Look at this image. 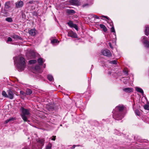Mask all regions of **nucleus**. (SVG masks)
I'll return each instance as SVG.
<instances>
[{
    "label": "nucleus",
    "mask_w": 149,
    "mask_h": 149,
    "mask_svg": "<svg viewBox=\"0 0 149 149\" xmlns=\"http://www.w3.org/2000/svg\"><path fill=\"white\" fill-rule=\"evenodd\" d=\"M108 44H109V46H110V48H111L112 49L113 48V47L112 46L111 44V42H109L108 43Z\"/></svg>",
    "instance_id": "37998d69"
},
{
    "label": "nucleus",
    "mask_w": 149,
    "mask_h": 149,
    "mask_svg": "<svg viewBox=\"0 0 149 149\" xmlns=\"http://www.w3.org/2000/svg\"><path fill=\"white\" fill-rule=\"evenodd\" d=\"M101 17H104L107 19L108 20V23L110 24V26L111 27V31L113 33H114L113 34L115 35V36H116L115 31L113 25V22L111 21L110 19L107 16L102 15L101 16Z\"/></svg>",
    "instance_id": "20e7f679"
},
{
    "label": "nucleus",
    "mask_w": 149,
    "mask_h": 149,
    "mask_svg": "<svg viewBox=\"0 0 149 149\" xmlns=\"http://www.w3.org/2000/svg\"><path fill=\"white\" fill-rule=\"evenodd\" d=\"M133 88H127L123 89V91L127 93H130L133 92Z\"/></svg>",
    "instance_id": "ddd939ff"
},
{
    "label": "nucleus",
    "mask_w": 149,
    "mask_h": 149,
    "mask_svg": "<svg viewBox=\"0 0 149 149\" xmlns=\"http://www.w3.org/2000/svg\"><path fill=\"white\" fill-rule=\"evenodd\" d=\"M59 42L58 40L56 39H53L51 40V42L52 44H54L56 43H59Z\"/></svg>",
    "instance_id": "393cba45"
},
{
    "label": "nucleus",
    "mask_w": 149,
    "mask_h": 149,
    "mask_svg": "<svg viewBox=\"0 0 149 149\" xmlns=\"http://www.w3.org/2000/svg\"><path fill=\"white\" fill-rule=\"evenodd\" d=\"M20 93L21 95L23 96H25L26 95V93L23 91H20Z\"/></svg>",
    "instance_id": "72a5a7b5"
},
{
    "label": "nucleus",
    "mask_w": 149,
    "mask_h": 149,
    "mask_svg": "<svg viewBox=\"0 0 149 149\" xmlns=\"http://www.w3.org/2000/svg\"><path fill=\"white\" fill-rule=\"evenodd\" d=\"M6 21L9 22H13L12 19L11 17H8L6 19Z\"/></svg>",
    "instance_id": "cd10ccee"
},
{
    "label": "nucleus",
    "mask_w": 149,
    "mask_h": 149,
    "mask_svg": "<svg viewBox=\"0 0 149 149\" xmlns=\"http://www.w3.org/2000/svg\"><path fill=\"white\" fill-rule=\"evenodd\" d=\"M29 55L30 56V57L29 58H34L36 56V54L33 51H31L29 53Z\"/></svg>",
    "instance_id": "9b49d317"
},
{
    "label": "nucleus",
    "mask_w": 149,
    "mask_h": 149,
    "mask_svg": "<svg viewBox=\"0 0 149 149\" xmlns=\"http://www.w3.org/2000/svg\"><path fill=\"white\" fill-rule=\"evenodd\" d=\"M40 65H36L35 67V69L37 70H39L40 69Z\"/></svg>",
    "instance_id": "2f4dec72"
},
{
    "label": "nucleus",
    "mask_w": 149,
    "mask_h": 149,
    "mask_svg": "<svg viewBox=\"0 0 149 149\" xmlns=\"http://www.w3.org/2000/svg\"><path fill=\"white\" fill-rule=\"evenodd\" d=\"M70 3L72 5H80V2L79 0H70Z\"/></svg>",
    "instance_id": "1a4fd4ad"
},
{
    "label": "nucleus",
    "mask_w": 149,
    "mask_h": 149,
    "mask_svg": "<svg viewBox=\"0 0 149 149\" xmlns=\"http://www.w3.org/2000/svg\"><path fill=\"white\" fill-rule=\"evenodd\" d=\"M15 4L16 8H19L22 7L24 5V3L23 1H19L17 2Z\"/></svg>",
    "instance_id": "6e6552de"
},
{
    "label": "nucleus",
    "mask_w": 149,
    "mask_h": 149,
    "mask_svg": "<svg viewBox=\"0 0 149 149\" xmlns=\"http://www.w3.org/2000/svg\"><path fill=\"white\" fill-rule=\"evenodd\" d=\"M13 59L18 71L20 72L23 70L26 66L25 59L21 56H19L14 57Z\"/></svg>",
    "instance_id": "f03ea898"
},
{
    "label": "nucleus",
    "mask_w": 149,
    "mask_h": 149,
    "mask_svg": "<svg viewBox=\"0 0 149 149\" xmlns=\"http://www.w3.org/2000/svg\"><path fill=\"white\" fill-rule=\"evenodd\" d=\"M2 95L5 97H7L8 95L6 92L4 91H3L2 92Z\"/></svg>",
    "instance_id": "7c9ffc66"
},
{
    "label": "nucleus",
    "mask_w": 149,
    "mask_h": 149,
    "mask_svg": "<svg viewBox=\"0 0 149 149\" xmlns=\"http://www.w3.org/2000/svg\"><path fill=\"white\" fill-rule=\"evenodd\" d=\"M36 60H32L29 61V63L30 64H34L36 63Z\"/></svg>",
    "instance_id": "c85d7f7f"
},
{
    "label": "nucleus",
    "mask_w": 149,
    "mask_h": 149,
    "mask_svg": "<svg viewBox=\"0 0 149 149\" xmlns=\"http://www.w3.org/2000/svg\"><path fill=\"white\" fill-rule=\"evenodd\" d=\"M124 108V106L122 105H119L116 107L112 112L113 118L117 120L123 118L125 116L123 110Z\"/></svg>",
    "instance_id": "f257e3e1"
},
{
    "label": "nucleus",
    "mask_w": 149,
    "mask_h": 149,
    "mask_svg": "<svg viewBox=\"0 0 149 149\" xmlns=\"http://www.w3.org/2000/svg\"><path fill=\"white\" fill-rule=\"evenodd\" d=\"M87 1L88 3L84 4L83 6V7L88 6L89 5L92 4L93 3V0H87Z\"/></svg>",
    "instance_id": "4468645a"
},
{
    "label": "nucleus",
    "mask_w": 149,
    "mask_h": 149,
    "mask_svg": "<svg viewBox=\"0 0 149 149\" xmlns=\"http://www.w3.org/2000/svg\"><path fill=\"white\" fill-rule=\"evenodd\" d=\"M21 112V116L22 119L24 122H29L28 118L31 116L30 110L29 109H25L23 107H21L19 109Z\"/></svg>",
    "instance_id": "7ed1b4c3"
},
{
    "label": "nucleus",
    "mask_w": 149,
    "mask_h": 149,
    "mask_svg": "<svg viewBox=\"0 0 149 149\" xmlns=\"http://www.w3.org/2000/svg\"><path fill=\"white\" fill-rule=\"evenodd\" d=\"M9 119L10 121H14V120H15V118H12Z\"/></svg>",
    "instance_id": "ea45409f"
},
{
    "label": "nucleus",
    "mask_w": 149,
    "mask_h": 149,
    "mask_svg": "<svg viewBox=\"0 0 149 149\" xmlns=\"http://www.w3.org/2000/svg\"><path fill=\"white\" fill-rule=\"evenodd\" d=\"M101 52L103 55L107 57H109L111 56V54L110 51L107 49L102 50Z\"/></svg>",
    "instance_id": "39448f33"
},
{
    "label": "nucleus",
    "mask_w": 149,
    "mask_h": 149,
    "mask_svg": "<svg viewBox=\"0 0 149 149\" xmlns=\"http://www.w3.org/2000/svg\"><path fill=\"white\" fill-rule=\"evenodd\" d=\"M108 73H109V74H111V73L110 72H109Z\"/></svg>",
    "instance_id": "3c124183"
},
{
    "label": "nucleus",
    "mask_w": 149,
    "mask_h": 149,
    "mask_svg": "<svg viewBox=\"0 0 149 149\" xmlns=\"http://www.w3.org/2000/svg\"><path fill=\"white\" fill-rule=\"evenodd\" d=\"M122 80L123 81L125 84H127L128 82V80L127 79L123 78L122 79Z\"/></svg>",
    "instance_id": "c756f323"
},
{
    "label": "nucleus",
    "mask_w": 149,
    "mask_h": 149,
    "mask_svg": "<svg viewBox=\"0 0 149 149\" xmlns=\"http://www.w3.org/2000/svg\"><path fill=\"white\" fill-rule=\"evenodd\" d=\"M145 121L146 122H148V121L147 120H146V121Z\"/></svg>",
    "instance_id": "603ef678"
},
{
    "label": "nucleus",
    "mask_w": 149,
    "mask_h": 149,
    "mask_svg": "<svg viewBox=\"0 0 149 149\" xmlns=\"http://www.w3.org/2000/svg\"><path fill=\"white\" fill-rule=\"evenodd\" d=\"M34 1H30L28 3H30L31 4H33L34 3Z\"/></svg>",
    "instance_id": "a19ab883"
},
{
    "label": "nucleus",
    "mask_w": 149,
    "mask_h": 149,
    "mask_svg": "<svg viewBox=\"0 0 149 149\" xmlns=\"http://www.w3.org/2000/svg\"><path fill=\"white\" fill-rule=\"evenodd\" d=\"M80 147V146H81L80 145H76V147Z\"/></svg>",
    "instance_id": "de8ad7c7"
},
{
    "label": "nucleus",
    "mask_w": 149,
    "mask_h": 149,
    "mask_svg": "<svg viewBox=\"0 0 149 149\" xmlns=\"http://www.w3.org/2000/svg\"><path fill=\"white\" fill-rule=\"evenodd\" d=\"M56 136H53L52 137H51V139L52 140L55 141L56 139Z\"/></svg>",
    "instance_id": "79ce46f5"
},
{
    "label": "nucleus",
    "mask_w": 149,
    "mask_h": 149,
    "mask_svg": "<svg viewBox=\"0 0 149 149\" xmlns=\"http://www.w3.org/2000/svg\"><path fill=\"white\" fill-rule=\"evenodd\" d=\"M43 67L44 68H45V64H44L43 65Z\"/></svg>",
    "instance_id": "8fccbe9b"
},
{
    "label": "nucleus",
    "mask_w": 149,
    "mask_h": 149,
    "mask_svg": "<svg viewBox=\"0 0 149 149\" xmlns=\"http://www.w3.org/2000/svg\"><path fill=\"white\" fill-rule=\"evenodd\" d=\"M38 62L40 65H42V64L43 63L44 61H43L42 59L41 58H39L38 60Z\"/></svg>",
    "instance_id": "aec40b11"
},
{
    "label": "nucleus",
    "mask_w": 149,
    "mask_h": 149,
    "mask_svg": "<svg viewBox=\"0 0 149 149\" xmlns=\"http://www.w3.org/2000/svg\"><path fill=\"white\" fill-rule=\"evenodd\" d=\"M39 143L42 145H43L44 142V140L43 139H39L38 141Z\"/></svg>",
    "instance_id": "473e14b6"
},
{
    "label": "nucleus",
    "mask_w": 149,
    "mask_h": 149,
    "mask_svg": "<svg viewBox=\"0 0 149 149\" xmlns=\"http://www.w3.org/2000/svg\"><path fill=\"white\" fill-rule=\"evenodd\" d=\"M12 37L16 40L22 39V38L21 37L16 35H12Z\"/></svg>",
    "instance_id": "dca6fc26"
},
{
    "label": "nucleus",
    "mask_w": 149,
    "mask_h": 149,
    "mask_svg": "<svg viewBox=\"0 0 149 149\" xmlns=\"http://www.w3.org/2000/svg\"><path fill=\"white\" fill-rule=\"evenodd\" d=\"M52 147V144L50 143H49L46 146L45 149H51Z\"/></svg>",
    "instance_id": "a878e982"
},
{
    "label": "nucleus",
    "mask_w": 149,
    "mask_h": 149,
    "mask_svg": "<svg viewBox=\"0 0 149 149\" xmlns=\"http://www.w3.org/2000/svg\"><path fill=\"white\" fill-rule=\"evenodd\" d=\"M8 96L7 97L9 98L10 99H12L14 97V93L13 91L9 89L7 91Z\"/></svg>",
    "instance_id": "9d476101"
},
{
    "label": "nucleus",
    "mask_w": 149,
    "mask_h": 149,
    "mask_svg": "<svg viewBox=\"0 0 149 149\" xmlns=\"http://www.w3.org/2000/svg\"><path fill=\"white\" fill-rule=\"evenodd\" d=\"M110 63L111 64H116L117 63V62L116 60H113L110 62Z\"/></svg>",
    "instance_id": "c9c22d12"
},
{
    "label": "nucleus",
    "mask_w": 149,
    "mask_h": 149,
    "mask_svg": "<svg viewBox=\"0 0 149 149\" xmlns=\"http://www.w3.org/2000/svg\"><path fill=\"white\" fill-rule=\"evenodd\" d=\"M92 16L93 17H95L96 19H98L99 18V17L96 15H93Z\"/></svg>",
    "instance_id": "4c0bfd02"
},
{
    "label": "nucleus",
    "mask_w": 149,
    "mask_h": 149,
    "mask_svg": "<svg viewBox=\"0 0 149 149\" xmlns=\"http://www.w3.org/2000/svg\"><path fill=\"white\" fill-rule=\"evenodd\" d=\"M36 30L35 29H32L29 31V33L31 36H34L36 35Z\"/></svg>",
    "instance_id": "f8f14e48"
},
{
    "label": "nucleus",
    "mask_w": 149,
    "mask_h": 149,
    "mask_svg": "<svg viewBox=\"0 0 149 149\" xmlns=\"http://www.w3.org/2000/svg\"><path fill=\"white\" fill-rule=\"evenodd\" d=\"M136 90L137 91L140 93L142 95L143 94V91L141 88L136 87Z\"/></svg>",
    "instance_id": "a211bd4d"
},
{
    "label": "nucleus",
    "mask_w": 149,
    "mask_h": 149,
    "mask_svg": "<svg viewBox=\"0 0 149 149\" xmlns=\"http://www.w3.org/2000/svg\"><path fill=\"white\" fill-rule=\"evenodd\" d=\"M76 147V145H74L72 146L71 148V149H74Z\"/></svg>",
    "instance_id": "a18cd8bd"
},
{
    "label": "nucleus",
    "mask_w": 149,
    "mask_h": 149,
    "mask_svg": "<svg viewBox=\"0 0 149 149\" xmlns=\"http://www.w3.org/2000/svg\"><path fill=\"white\" fill-rule=\"evenodd\" d=\"M144 108L146 110H149V107L147 105H145L144 106Z\"/></svg>",
    "instance_id": "f704fd0d"
},
{
    "label": "nucleus",
    "mask_w": 149,
    "mask_h": 149,
    "mask_svg": "<svg viewBox=\"0 0 149 149\" xmlns=\"http://www.w3.org/2000/svg\"><path fill=\"white\" fill-rule=\"evenodd\" d=\"M67 12L69 14H74L75 13V12L74 10L71 9L67 10Z\"/></svg>",
    "instance_id": "b1692460"
},
{
    "label": "nucleus",
    "mask_w": 149,
    "mask_h": 149,
    "mask_svg": "<svg viewBox=\"0 0 149 149\" xmlns=\"http://www.w3.org/2000/svg\"><path fill=\"white\" fill-rule=\"evenodd\" d=\"M9 122H10V121L9 120V119H8L5 121V122H4V123L6 124L8 123Z\"/></svg>",
    "instance_id": "49530a36"
},
{
    "label": "nucleus",
    "mask_w": 149,
    "mask_h": 149,
    "mask_svg": "<svg viewBox=\"0 0 149 149\" xmlns=\"http://www.w3.org/2000/svg\"><path fill=\"white\" fill-rule=\"evenodd\" d=\"M12 40V38L10 37H8V38L7 41V42H11Z\"/></svg>",
    "instance_id": "e433bc0d"
},
{
    "label": "nucleus",
    "mask_w": 149,
    "mask_h": 149,
    "mask_svg": "<svg viewBox=\"0 0 149 149\" xmlns=\"http://www.w3.org/2000/svg\"><path fill=\"white\" fill-rule=\"evenodd\" d=\"M5 6L6 8H8L10 6V3L9 2H7L5 4Z\"/></svg>",
    "instance_id": "5701e85b"
},
{
    "label": "nucleus",
    "mask_w": 149,
    "mask_h": 149,
    "mask_svg": "<svg viewBox=\"0 0 149 149\" xmlns=\"http://www.w3.org/2000/svg\"><path fill=\"white\" fill-rule=\"evenodd\" d=\"M147 118V117L146 116H144V117H143V120H145L144 118Z\"/></svg>",
    "instance_id": "09e8293b"
},
{
    "label": "nucleus",
    "mask_w": 149,
    "mask_h": 149,
    "mask_svg": "<svg viewBox=\"0 0 149 149\" xmlns=\"http://www.w3.org/2000/svg\"><path fill=\"white\" fill-rule=\"evenodd\" d=\"M135 113L136 115L139 116H140L141 114V113L138 109L135 110Z\"/></svg>",
    "instance_id": "4be33fe9"
},
{
    "label": "nucleus",
    "mask_w": 149,
    "mask_h": 149,
    "mask_svg": "<svg viewBox=\"0 0 149 149\" xmlns=\"http://www.w3.org/2000/svg\"><path fill=\"white\" fill-rule=\"evenodd\" d=\"M145 34L147 36L149 35V25L145 26Z\"/></svg>",
    "instance_id": "2eb2a0df"
},
{
    "label": "nucleus",
    "mask_w": 149,
    "mask_h": 149,
    "mask_svg": "<svg viewBox=\"0 0 149 149\" xmlns=\"http://www.w3.org/2000/svg\"><path fill=\"white\" fill-rule=\"evenodd\" d=\"M146 39L147 38L145 36H143L142 37L141 40L145 46L148 48L149 47V42L147 41Z\"/></svg>",
    "instance_id": "423d86ee"
},
{
    "label": "nucleus",
    "mask_w": 149,
    "mask_h": 149,
    "mask_svg": "<svg viewBox=\"0 0 149 149\" xmlns=\"http://www.w3.org/2000/svg\"><path fill=\"white\" fill-rule=\"evenodd\" d=\"M73 27L75 28L78 31V27L75 24H74L73 26Z\"/></svg>",
    "instance_id": "58836bf2"
},
{
    "label": "nucleus",
    "mask_w": 149,
    "mask_h": 149,
    "mask_svg": "<svg viewBox=\"0 0 149 149\" xmlns=\"http://www.w3.org/2000/svg\"><path fill=\"white\" fill-rule=\"evenodd\" d=\"M123 72L125 74H128V72L126 71V70H123Z\"/></svg>",
    "instance_id": "c03bdc74"
},
{
    "label": "nucleus",
    "mask_w": 149,
    "mask_h": 149,
    "mask_svg": "<svg viewBox=\"0 0 149 149\" xmlns=\"http://www.w3.org/2000/svg\"><path fill=\"white\" fill-rule=\"evenodd\" d=\"M100 26L101 29H102L105 32L107 31V29L106 27L103 24H100Z\"/></svg>",
    "instance_id": "f3484780"
},
{
    "label": "nucleus",
    "mask_w": 149,
    "mask_h": 149,
    "mask_svg": "<svg viewBox=\"0 0 149 149\" xmlns=\"http://www.w3.org/2000/svg\"><path fill=\"white\" fill-rule=\"evenodd\" d=\"M48 79L51 81H52L54 80V78L52 75L50 74H49L47 75V77Z\"/></svg>",
    "instance_id": "6ab92c4d"
},
{
    "label": "nucleus",
    "mask_w": 149,
    "mask_h": 149,
    "mask_svg": "<svg viewBox=\"0 0 149 149\" xmlns=\"http://www.w3.org/2000/svg\"><path fill=\"white\" fill-rule=\"evenodd\" d=\"M32 93V91L29 88L26 89V95H29L31 94Z\"/></svg>",
    "instance_id": "412c9836"
},
{
    "label": "nucleus",
    "mask_w": 149,
    "mask_h": 149,
    "mask_svg": "<svg viewBox=\"0 0 149 149\" xmlns=\"http://www.w3.org/2000/svg\"><path fill=\"white\" fill-rule=\"evenodd\" d=\"M68 24L70 27L72 28L75 24H73L72 21H70L68 23Z\"/></svg>",
    "instance_id": "bb28decb"
},
{
    "label": "nucleus",
    "mask_w": 149,
    "mask_h": 149,
    "mask_svg": "<svg viewBox=\"0 0 149 149\" xmlns=\"http://www.w3.org/2000/svg\"><path fill=\"white\" fill-rule=\"evenodd\" d=\"M68 36L72 38H77V34L72 31H70L68 33Z\"/></svg>",
    "instance_id": "0eeeda50"
}]
</instances>
